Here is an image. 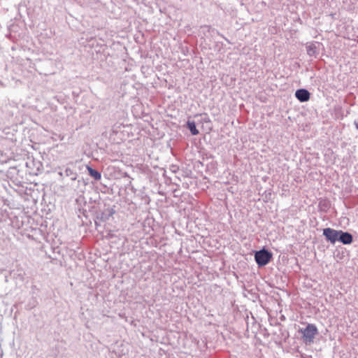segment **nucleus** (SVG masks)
Wrapping results in <instances>:
<instances>
[{
    "label": "nucleus",
    "instance_id": "obj_6",
    "mask_svg": "<svg viewBox=\"0 0 358 358\" xmlns=\"http://www.w3.org/2000/svg\"><path fill=\"white\" fill-rule=\"evenodd\" d=\"M87 169L90 176L94 178L96 180H99L101 178V175L97 171L93 169L92 167L87 166Z\"/></svg>",
    "mask_w": 358,
    "mask_h": 358
},
{
    "label": "nucleus",
    "instance_id": "obj_1",
    "mask_svg": "<svg viewBox=\"0 0 358 358\" xmlns=\"http://www.w3.org/2000/svg\"><path fill=\"white\" fill-rule=\"evenodd\" d=\"M299 331L301 333L303 341L306 344L312 343L318 333L315 325L312 324H308L305 329H301Z\"/></svg>",
    "mask_w": 358,
    "mask_h": 358
},
{
    "label": "nucleus",
    "instance_id": "obj_2",
    "mask_svg": "<svg viewBox=\"0 0 358 358\" xmlns=\"http://www.w3.org/2000/svg\"><path fill=\"white\" fill-rule=\"evenodd\" d=\"M272 253L265 249L257 251L255 254V259L259 266L266 265L272 259Z\"/></svg>",
    "mask_w": 358,
    "mask_h": 358
},
{
    "label": "nucleus",
    "instance_id": "obj_3",
    "mask_svg": "<svg viewBox=\"0 0 358 358\" xmlns=\"http://www.w3.org/2000/svg\"><path fill=\"white\" fill-rule=\"evenodd\" d=\"M339 233V231L331 228H327L323 230L324 236L326 237L327 240L329 241L331 243H335V242L338 240Z\"/></svg>",
    "mask_w": 358,
    "mask_h": 358
},
{
    "label": "nucleus",
    "instance_id": "obj_5",
    "mask_svg": "<svg viewBox=\"0 0 358 358\" xmlns=\"http://www.w3.org/2000/svg\"><path fill=\"white\" fill-rule=\"evenodd\" d=\"M338 241L343 244H350L352 242V236L348 232L339 231Z\"/></svg>",
    "mask_w": 358,
    "mask_h": 358
},
{
    "label": "nucleus",
    "instance_id": "obj_4",
    "mask_svg": "<svg viewBox=\"0 0 358 358\" xmlns=\"http://www.w3.org/2000/svg\"><path fill=\"white\" fill-rule=\"evenodd\" d=\"M295 96L301 102L308 101L310 99V93L305 89L296 90Z\"/></svg>",
    "mask_w": 358,
    "mask_h": 358
},
{
    "label": "nucleus",
    "instance_id": "obj_7",
    "mask_svg": "<svg viewBox=\"0 0 358 358\" xmlns=\"http://www.w3.org/2000/svg\"><path fill=\"white\" fill-rule=\"evenodd\" d=\"M187 127L192 135H197L199 134V130L196 129L194 122L188 121Z\"/></svg>",
    "mask_w": 358,
    "mask_h": 358
}]
</instances>
